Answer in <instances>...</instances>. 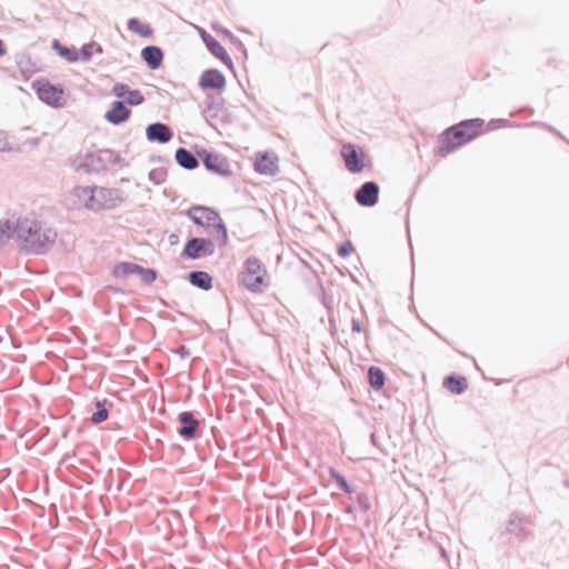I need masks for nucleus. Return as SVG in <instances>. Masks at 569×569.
<instances>
[{
    "label": "nucleus",
    "instance_id": "f257e3e1",
    "mask_svg": "<svg viewBox=\"0 0 569 569\" xmlns=\"http://www.w3.org/2000/svg\"><path fill=\"white\" fill-rule=\"evenodd\" d=\"M19 249L27 254H46L54 244L58 233L47 223L31 219H20L16 223Z\"/></svg>",
    "mask_w": 569,
    "mask_h": 569
},
{
    "label": "nucleus",
    "instance_id": "f03ea898",
    "mask_svg": "<svg viewBox=\"0 0 569 569\" xmlns=\"http://www.w3.org/2000/svg\"><path fill=\"white\" fill-rule=\"evenodd\" d=\"M485 120L472 118L462 120L447 128L439 137L435 153L446 157L456 149L478 138L482 132Z\"/></svg>",
    "mask_w": 569,
    "mask_h": 569
},
{
    "label": "nucleus",
    "instance_id": "7ed1b4c3",
    "mask_svg": "<svg viewBox=\"0 0 569 569\" xmlns=\"http://www.w3.org/2000/svg\"><path fill=\"white\" fill-rule=\"evenodd\" d=\"M485 120L472 118L462 120L447 128L439 137L435 153L446 157L456 149L478 138L482 132Z\"/></svg>",
    "mask_w": 569,
    "mask_h": 569
},
{
    "label": "nucleus",
    "instance_id": "20e7f679",
    "mask_svg": "<svg viewBox=\"0 0 569 569\" xmlns=\"http://www.w3.org/2000/svg\"><path fill=\"white\" fill-rule=\"evenodd\" d=\"M121 157L118 152L110 149H100L97 152H88L83 156H77L72 160V168L76 171L84 173H99L107 170L110 166L121 162Z\"/></svg>",
    "mask_w": 569,
    "mask_h": 569
},
{
    "label": "nucleus",
    "instance_id": "39448f33",
    "mask_svg": "<svg viewBox=\"0 0 569 569\" xmlns=\"http://www.w3.org/2000/svg\"><path fill=\"white\" fill-rule=\"evenodd\" d=\"M241 283L252 292H260L263 283V270L261 261L251 256L246 259L240 274Z\"/></svg>",
    "mask_w": 569,
    "mask_h": 569
},
{
    "label": "nucleus",
    "instance_id": "423d86ee",
    "mask_svg": "<svg viewBox=\"0 0 569 569\" xmlns=\"http://www.w3.org/2000/svg\"><path fill=\"white\" fill-rule=\"evenodd\" d=\"M118 189L91 187L89 210L99 211L114 208L120 199Z\"/></svg>",
    "mask_w": 569,
    "mask_h": 569
},
{
    "label": "nucleus",
    "instance_id": "0eeeda50",
    "mask_svg": "<svg viewBox=\"0 0 569 569\" xmlns=\"http://www.w3.org/2000/svg\"><path fill=\"white\" fill-rule=\"evenodd\" d=\"M197 156L208 171L222 178H229L232 174V170L226 157L202 148L197 149Z\"/></svg>",
    "mask_w": 569,
    "mask_h": 569
},
{
    "label": "nucleus",
    "instance_id": "6e6552de",
    "mask_svg": "<svg viewBox=\"0 0 569 569\" xmlns=\"http://www.w3.org/2000/svg\"><path fill=\"white\" fill-rule=\"evenodd\" d=\"M38 98L46 104L58 108L62 107L63 88L60 84H52L47 79H39L32 83Z\"/></svg>",
    "mask_w": 569,
    "mask_h": 569
},
{
    "label": "nucleus",
    "instance_id": "1a4fd4ad",
    "mask_svg": "<svg viewBox=\"0 0 569 569\" xmlns=\"http://www.w3.org/2000/svg\"><path fill=\"white\" fill-rule=\"evenodd\" d=\"M214 250L216 246L211 239L191 237L184 243L181 257L184 259L198 260L212 256Z\"/></svg>",
    "mask_w": 569,
    "mask_h": 569
},
{
    "label": "nucleus",
    "instance_id": "9d476101",
    "mask_svg": "<svg viewBox=\"0 0 569 569\" xmlns=\"http://www.w3.org/2000/svg\"><path fill=\"white\" fill-rule=\"evenodd\" d=\"M178 435L187 441L199 439L202 435L201 421L192 411H181L178 415Z\"/></svg>",
    "mask_w": 569,
    "mask_h": 569
},
{
    "label": "nucleus",
    "instance_id": "9b49d317",
    "mask_svg": "<svg viewBox=\"0 0 569 569\" xmlns=\"http://www.w3.org/2000/svg\"><path fill=\"white\" fill-rule=\"evenodd\" d=\"M340 156L343 159L346 169L350 173H359L366 167V164H365L366 154H365L363 150L355 143H351V142L343 143L340 149Z\"/></svg>",
    "mask_w": 569,
    "mask_h": 569
},
{
    "label": "nucleus",
    "instance_id": "f8f14e48",
    "mask_svg": "<svg viewBox=\"0 0 569 569\" xmlns=\"http://www.w3.org/2000/svg\"><path fill=\"white\" fill-rule=\"evenodd\" d=\"M380 188L375 181H366L355 192L356 201L362 207H373L379 201Z\"/></svg>",
    "mask_w": 569,
    "mask_h": 569
},
{
    "label": "nucleus",
    "instance_id": "ddd939ff",
    "mask_svg": "<svg viewBox=\"0 0 569 569\" xmlns=\"http://www.w3.org/2000/svg\"><path fill=\"white\" fill-rule=\"evenodd\" d=\"M114 400L107 398H98L96 397L91 402V416L90 421L93 425H100L108 420L110 412L114 408Z\"/></svg>",
    "mask_w": 569,
    "mask_h": 569
},
{
    "label": "nucleus",
    "instance_id": "4468645a",
    "mask_svg": "<svg viewBox=\"0 0 569 569\" xmlns=\"http://www.w3.org/2000/svg\"><path fill=\"white\" fill-rule=\"evenodd\" d=\"M188 217L194 224L209 228L219 219V213L209 207L193 206L189 209Z\"/></svg>",
    "mask_w": 569,
    "mask_h": 569
},
{
    "label": "nucleus",
    "instance_id": "2eb2a0df",
    "mask_svg": "<svg viewBox=\"0 0 569 569\" xmlns=\"http://www.w3.org/2000/svg\"><path fill=\"white\" fill-rule=\"evenodd\" d=\"M200 37L212 56L222 61L229 69H233V62L231 58L213 36L202 30Z\"/></svg>",
    "mask_w": 569,
    "mask_h": 569
},
{
    "label": "nucleus",
    "instance_id": "dca6fc26",
    "mask_svg": "<svg viewBox=\"0 0 569 569\" xmlns=\"http://www.w3.org/2000/svg\"><path fill=\"white\" fill-rule=\"evenodd\" d=\"M198 86L201 89L221 91L226 88V78L218 69H207L201 73Z\"/></svg>",
    "mask_w": 569,
    "mask_h": 569
},
{
    "label": "nucleus",
    "instance_id": "f3484780",
    "mask_svg": "<svg viewBox=\"0 0 569 569\" xmlns=\"http://www.w3.org/2000/svg\"><path fill=\"white\" fill-rule=\"evenodd\" d=\"M146 138L149 142L164 144L173 138V131L168 124L153 122L146 128Z\"/></svg>",
    "mask_w": 569,
    "mask_h": 569
},
{
    "label": "nucleus",
    "instance_id": "a211bd4d",
    "mask_svg": "<svg viewBox=\"0 0 569 569\" xmlns=\"http://www.w3.org/2000/svg\"><path fill=\"white\" fill-rule=\"evenodd\" d=\"M254 170L264 176L273 177L279 171L278 157L274 153H262L254 161Z\"/></svg>",
    "mask_w": 569,
    "mask_h": 569
},
{
    "label": "nucleus",
    "instance_id": "6ab92c4d",
    "mask_svg": "<svg viewBox=\"0 0 569 569\" xmlns=\"http://www.w3.org/2000/svg\"><path fill=\"white\" fill-rule=\"evenodd\" d=\"M130 116L131 110L126 107L124 102L121 100H114L111 103V108L106 112L104 119L113 126H119L126 122Z\"/></svg>",
    "mask_w": 569,
    "mask_h": 569
},
{
    "label": "nucleus",
    "instance_id": "aec40b11",
    "mask_svg": "<svg viewBox=\"0 0 569 569\" xmlns=\"http://www.w3.org/2000/svg\"><path fill=\"white\" fill-rule=\"evenodd\" d=\"M91 187H74L68 198V206L72 209L86 208L89 209Z\"/></svg>",
    "mask_w": 569,
    "mask_h": 569
},
{
    "label": "nucleus",
    "instance_id": "412c9836",
    "mask_svg": "<svg viewBox=\"0 0 569 569\" xmlns=\"http://www.w3.org/2000/svg\"><path fill=\"white\" fill-rule=\"evenodd\" d=\"M141 59L150 70H157L163 60V52L158 46H147L141 50Z\"/></svg>",
    "mask_w": 569,
    "mask_h": 569
},
{
    "label": "nucleus",
    "instance_id": "4be33fe9",
    "mask_svg": "<svg viewBox=\"0 0 569 569\" xmlns=\"http://www.w3.org/2000/svg\"><path fill=\"white\" fill-rule=\"evenodd\" d=\"M176 162L186 170H194L199 167V157L186 148H178L174 153Z\"/></svg>",
    "mask_w": 569,
    "mask_h": 569
},
{
    "label": "nucleus",
    "instance_id": "5701e85b",
    "mask_svg": "<svg viewBox=\"0 0 569 569\" xmlns=\"http://www.w3.org/2000/svg\"><path fill=\"white\" fill-rule=\"evenodd\" d=\"M528 522L529 520L526 516L515 511L510 515V518L506 527V531L517 537H525L527 535L525 525Z\"/></svg>",
    "mask_w": 569,
    "mask_h": 569
},
{
    "label": "nucleus",
    "instance_id": "b1692460",
    "mask_svg": "<svg viewBox=\"0 0 569 569\" xmlns=\"http://www.w3.org/2000/svg\"><path fill=\"white\" fill-rule=\"evenodd\" d=\"M189 282L201 290L208 291L212 288L213 278L207 271L194 270L188 273Z\"/></svg>",
    "mask_w": 569,
    "mask_h": 569
},
{
    "label": "nucleus",
    "instance_id": "393cba45",
    "mask_svg": "<svg viewBox=\"0 0 569 569\" xmlns=\"http://www.w3.org/2000/svg\"><path fill=\"white\" fill-rule=\"evenodd\" d=\"M329 476L330 479L336 482L337 487L349 495V499L352 500V495L356 492L355 486L350 485L346 477L333 467L329 468Z\"/></svg>",
    "mask_w": 569,
    "mask_h": 569
},
{
    "label": "nucleus",
    "instance_id": "a878e982",
    "mask_svg": "<svg viewBox=\"0 0 569 569\" xmlns=\"http://www.w3.org/2000/svg\"><path fill=\"white\" fill-rule=\"evenodd\" d=\"M139 271H141V266L133 263V262H127L122 261L117 263L112 269V274L116 278L126 279L131 274H138Z\"/></svg>",
    "mask_w": 569,
    "mask_h": 569
},
{
    "label": "nucleus",
    "instance_id": "bb28decb",
    "mask_svg": "<svg viewBox=\"0 0 569 569\" xmlns=\"http://www.w3.org/2000/svg\"><path fill=\"white\" fill-rule=\"evenodd\" d=\"M52 50L61 58H63L68 62H77V49L74 47H67L62 44L59 40L54 39L51 43Z\"/></svg>",
    "mask_w": 569,
    "mask_h": 569
},
{
    "label": "nucleus",
    "instance_id": "cd10ccee",
    "mask_svg": "<svg viewBox=\"0 0 569 569\" xmlns=\"http://www.w3.org/2000/svg\"><path fill=\"white\" fill-rule=\"evenodd\" d=\"M367 378L370 387L375 390H380L385 386L386 375L379 367H369Z\"/></svg>",
    "mask_w": 569,
    "mask_h": 569
},
{
    "label": "nucleus",
    "instance_id": "c85d7f7f",
    "mask_svg": "<svg viewBox=\"0 0 569 569\" xmlns=\"http://www.w3.org/2000/svg\"><path fill=\"white\" fill-rule=\"evenodd\" d=\"M442 386L448 391H465L468 388L467 379L463 376L450 375L443 379Z\"/></svg>",
    "mask_w": 569,
    "mask_h": 569
},
{
    "label": "nucleus",
    "instance_id": "c756f323",
    "mask_svg": "<svg viewBox=\"0 0 569 569\" xmlns=\"http://www.w3.org/2000/svg\"><path fill=\"white\" fill-rule=\"evenodd\" d=\"M211 236L216 237V239L220 242V246H226L228 243V231L227 226L219 217V219L214 220L213 224H211Z\"/></svg>",
    "mask_w": 569,
    "mask_h": 569
},
{
    "label": "nucleus",
    "instance_id": "7c9ffc66",
    "mask_svg": "<svg viewBox=\"0 0 569 569\" xmlns=\"http://www.w3.org/2000/svg\"><path fill=\"white\" fill-rule=\"evenodd\" d=\"M223 398L219 401L217 399L214 400V405L217 407V417L218 419L222 418V408H226L227 413H232L236 411V403L233 400V397H227V393H222ZM232 396V393H230Z\"/></svg>",
    "mask_w": 569,
    "mask_h": 569
},
{
    "label": "nucleus",
    "instance_id": "2f4dec72",
    "mask_svg": "<svg viewBox=\"0 0 569 569\" xmlns=\"http://www.w3.org/2000/svg\"><path fill=\"white\" fill-rule=\"evenodd\" d=\"M127 26L130 31L137 32L141 37H148L152 32L149 24H142L137 18H130Z\"/></svg>",
    "mask_w": 569,
    "mask_h": 569
},
{
    "label": "nucleus",
    "instance_id": "473e14b6",
    "mask_svg": "<svg viewBox=\"0 0 569 569\" xmlns=\"http://www.w3.org/2000/svg\"><path fill=\"white\" fill-rule=\"evenodd\" d=\"M16 232V224L10 220H0V244L6 243Z\"/></svg>",
    "mask_w": 569,
    "mask_h": 569
},
{
    "label": "nucleus",
    "instance_id": "72a5a7b5",
    "mask_svg": "<svg viewBox=\"0 0 569 569\" xmlns=\"http://www.w3.org/2000/svg\"><path fill=\"white\" fill-rule=\"evenodd\" d=\"M355 501L361 512H368L371 509V502L368 495L365 491L355 492Z\"/></svg>",
    "mask_w": 569,
    "mask_h": 569
},
{
    "label": "nucleus",
    "instance_id": "f704fd0d",
    "mask_svg": "<svg viewBox=\"0 0 569 569\" xmlns=\"http://www.w3.org/2000/svg\"><path fill=\"white\" fill-rule=\"evenodd\" d=\"M126 102L130 106H139L144 102V97L138 89H130L127 97Z\"/></svg>",
    "mask_w": 569,
    "mask_h": 569
},
{
    "label": "nucleus",
    "instance_id": "c9c22d12",
    "mask_svg": "<svg viewBox=\"0 0 569 569\" xmlns=\"http://www.w3.org/2000/svg\"><path fill=\"white\" fill-rule=\"evenodd\" d=\"M167 170L164 168H154L149 172V180L154 184H161L166 181Z\"/></svg>",
    "mask_w": 569,
    "mask_h": 569
},
{
    "label": "nucleus",
    "instance_id": "e433bc0d",
    "mask_svg": "<svg viewBox=\"0 0 569 569\" xmlns=\"http://www.w3.org/2000/svg\"><path fill=\"white\" fill-rule=\"evenodd\" d=\"M138 276H140V279L144 284H151L157 279V271L141 266V271H139Z\"/></svg>",
    "mask_w": 569,
    "mask_h": 569
},
{
    "label": "nucleus",
    "instance_id": "4c0bfd02",
    "mask_svg": "<svg viewBox=\"0 0 569 569\" xmlns=\"http://www.w3.org/2000/svg\"><path fill=\"white\" fill-rule=\"evenodd\" d=\"M93 44L86 43L77 50L78 61L87 62L92 58Z\"/></svg>",
    "mask_w": 569,
    "mask_h": 569
},
{
    "label": "nucleus",
    "instance_id": "58836bf2",
    "mask_svg": "<svg viewBox=\"0 0 569 569\" xmlns=\"http://www.w3.org/2000/svg\"><path fill=\"white\" fill-rule=\"evenodd\" d=\"M129 90H130V87L128 84H126L123 82H117L112 87V94L119 99L126 98Z\"/></svg>",
    "mask_w": 569,
    "mask_h": 569
},
{
    "label": "nucleus",
    "instance_id": "ea45409f",
    "mask_svg": "<svg viewBox=\"0 0 569 569\" xmlns=\"http://www.w3.org/2000/svg\"><path fill=\"white\" fill-rule=\"evenodd\" d=\"M352 251L353 247L349 241L341 243L338 248V254L342 258L350 256Z\"/></svg>",
    "mask_w": 569,
    "mask_h": 569
},
{
    "label": "nucleus",
    "instance_id": "a19ab883",
    "mask_svg": "<svg viewBox=\"0 0 569 569\" xmlns=\"http://www.w3.org/2000/svg\"><path fill=\"white\" fill-rule=\"evenodd\" d=\"M531 126H540L542 128H546L547 130L553 132L556 136H558L560 139L565 140L569 143V140H567L561 132H559L556 128L551 127L550 124L543 123V122H532Z\"/></svg>",
    "mask_w": 569,
    "mask_h": 569
},
{
    "label": "nucleus",
    "instance_id": "79ce46f5",
    "mask_svg": "<svg viewBox=\"0 0 569 569\" xmlns=\"http://www.w3.org/2000/svg\"><path fill=\"white\" fill-rule=\"evenodd\" d=\"M370 443L376 447L377 449H379L381 452H383L385 455H387V452L383 451V449L381 448L380 446V442L378 441V438H377V432L376 430L371 431L370 432Z\"/></svg>",
    "mask_w": 569,
    "mask_h": 569
},
{
    "label": "nucleus",
    "instance_id": "37998d69",
    "mask_svg": "<svg viewBox=\"0 0 569 569\" xmlns=\"http://www.w3.org/2000/svg\"><path fill=\"white\" fill-rule=\"evenodd\" d=\"M351 329L353 332L360 333L362 331V325L358 319L352 318Z\"/></svg>",
    "mask_w": 569,
    "mask_h": 569
},
{
    "label": "nucleus",
    "instance_id": "c03bdc74",
    "mask_svg": "<svg viewBox=\"0 0 569 569\" xmlns=\"http://www.w3.org/2000/svg\"><path fill=\"white\" fill-rule=\"evenodd\" d=\"M176 352L181 357V358H187L190 356V351L189 349L186 347V346H180L178 347V349L176 350Z\"/></svg>",
    "mask_w": 569,
    "mask_h": 569
},
{
    "label": "nucleus",
    "instance_id": "a18cd8bd",
    "mask_svg": "<svg viewBox=\"0 0 569 569\" xmlns=\"http://www.w3.org/2000/svg\"><path fill=\"white\" fill-rule=\"evenodd\" d=\"M90 44H93V51H96L97 53H102V47L99 43L92 41L90 42Z\"/></svg>",
    "mask_w": 569,
    "mask_h": 569
},
{
    "label": "nucleus",
    "instance_id": "49530a36",
    "mask_svg": "<svg viewBox=\"0 0 569 569\" xmlns=\"http://www.w3.org/2000/svg\"><path fill=\"white\" fill-rule=\"evenodd\" d=\"M11 148L8 147V142L0 140V151H9Z\"/></svg>",
    "mask_w": 569,
    "mask_h": 569
},
{
    "label": "nucleus",
    "instance_id": "de8ad7c7",
    "mask_svg": "<svg viewBox=\"0 0 569 569\" xmlns=\"http://www.w3.org/2000/svg\"><path fill=\"white\" fill-rule=\"evenodd\" d=\"M6 47H4V43L3 41L0 39V58L3 57L6 54Z\"/></svg>",
    "mask_w": 569,
    "mask_h": 569
},
{
    "label": "nucleus",
    "instance_id": "09e8293b",
    "mask_svg": "<svg viewBox=\"0 0 569 569\" xmlns=\"http://www.w3.org/2000/svg\"><path fill=\"white\" fill-rule=\"evenodd\" d=\"M345 512L352 515L355 512V507L352 505L345 506Z\"/></svg>",
    "mask_w": 569,
    "mask_h": 569
},
{
    "label": "nucleus",
    "instance_id": "8fccbe9b",
    "mask_svg": "<svg viewBox=\"0 0 569 569\" xmlns=\"http://www.w3.org/2000/svg\"><path fill=\"white\" fill-rule=\"evenodd\" d=\"M159 520L162 522H169V519L166 516H163V517L160 516Z\"/></svg>",
    "mask_w": 569,
    "mask_h": 569
},
{
    "label": "nucleus",
    "instance_id": "3c124183",
    "mask_svg": "<svg viewBox=\"0 0 569 569\" xmlns=\"http://www.w3.org/2000/svg\"><path fill=\"white\" fill-rule=\"evenodd\" d=\"M170 401H177L178 399L174 397V393H170V397L168 398Z\"/></svg>",
    "mask_w": 569,
    "mask_h": 569
},
{
    "label": "nucleus",
    "instance_id": "603ef678",
    "mask_svg": "<svg viewBox=\"0 0 569 569\" xmlns=\"http://www.w3.org/2000/svg\"><path fill=\"white\" fill-rule=\"evenodd\" d=\"M509 382H510V380H501V381H498L496 385L500 386L501 383H509Z\"/></svg>",
    "mask_w": 569,
    "mask_h": 569
},
{
    "label": "nucleus",
    "instance_id": "864d4df0",
    "mask_svg": "<svg viewBox=\"0 0 569 569\" xmlns=\"http://www.w3.org/2000/svg\"><path fill=\"white\" fill-rule=\"evenodd\" d=\"M208 109H209V110L213 109V102L208 103Z\"/></svg>",
    "mask_w": 569,
    "mask_h": 569
},
{
    "label": "nucleus",
    "instance_id": "5fc2aeb1",
    "mask_svg": "<svg viewBox=\"0 0 569 569\" xmlns=\"http://www.w3.org/2000/svg\"><path fill=\"white\" fill-rule=\"evenodd\" d=\"M497 121L500 122V123H503V124L508 122L507 120H503V119H499Z\"/></svg>",
    "mask_w": 569,
    "mask_h": 569
},
{
    "label": "nucleus",
    "instance_id": "6e6d98bb",
    "mask_svg": "<svg viewBox=\"0 0 569 569\" xmlns=\"http://www.w3.org/2000/svg\"><path fill=\"white\" fill-rule=\"evenodd\" d=\"M174 237H176L174 234H171V237H170L171 243H173V241H176Z\"/></svg>",
    "mask_w": 569,
    "mask_h": 569
},
{
    "label": "nucleus",
    "instance_id": "4d7b16f0",
    "mask_svg": "<svg viewBox=\"0 0 569 569\" xmlns=\"http://www.w3.org/2000/svg\"><path fill=\"white\" fill-rule=\"evenodd\" d=\"M174 237H176L174 234H171V237H170L171 243H173V241H176Z\"/></svg>",
    "mask_w": 569,
    "mask_h": 569
},
{
    "label": "nucleus",
    "instance_id": "13d9d810",
    "mask_svg": "<svg viewBox=\"0 0 569 569\" xmlns=\"http://www.w3.org/2000/svg\"><path fill=\"white\" fill-rule=\"evenodd\" d=\"M111 395H112V396H114V399H116V400H119V397L117 396V395H118L117 392H113V393H111Z\"/></svg>",
    "mask_w": 569,
    "mask_h": 569
},
{
    "label": "nucleus",
    "instance_id": "bf43d9fd",
    "mask_svg": "<svg viewBox=\"0 0 569 569\" xmlns=\"http://www.w3.org/2000/svg\"><path fill=\"white\" fill-rule=\"evenodd\" d=\"M381 395H382V396H385V397H386V398H388V399H389V397H390V393H387V392H383V393H381Z\"/></svg>",
    "mask_w": 569,
    "mask_h": 569
},
{
    "label": "nucleus",
    "instance_id": "052dcab7",
    "mask_svg": "<svg viewBox=\"0 0 569 569\" xmlns=\"http://www.w3.org/2000/svg\"><path fill=\"white\" fill-rule=\"evenodd\" d=\"M111 395H112V396H114V399H116V400H119V397L117 396V395H118L117 392H113V393H111Z\"/></svg>",
    "mask_w": 569,
    "mask_h": 569
},
{
    "label": "nucleus",
    "instance_id": "680f3d73",
    "mask_svg": "<svg viewBox=\"0 0 569 569\" xmlns=\"http://www.w3.org/2000/svg\"><path fill=\"white\" fill-rule=\"evenodd\" d=\"M111 395H112V396H114V399H116V400H119V397L117 396V395H118L117 392H113V393H111Z\"/></svg>",
    "mask_w": 569,
    "mask_h": 569
},
{
    "label": "nucleus",
    "instance_id": "e2e57ef3",
    "mask_svg": "<svg viewBox=\"0 0 569 569\" xmlns=\"http://www.w3.org/2000/svg\"><path fill=\"white\" fill-rule=\"evenodd\" d=\"M288 395H289V396H292V397H295V398H296V395H297V393L291 392V393H288Z\"/></svg>",
    "mask_w": 569,
    "mask_h": 569
}]
</instances>
